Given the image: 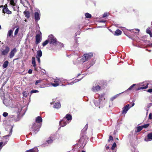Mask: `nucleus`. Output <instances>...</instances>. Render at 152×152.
<instances>
[{
  "label": "nucleus",
  "instance_id": "1",
  "mask_svg": "<svg viewBox=\"0 0 152 152\" xmlns=\"http://www.w3.org/2000/svg\"><path fill=\"white\" fill-rule=\"evenodd\" d=\"M98 97H99V99L98 100V101H95L94 102L96 106H99V107L100 108V106H101V104L103 103L102 101L105 99L104 97V94H101L100 96L98 94H96L95 96V98H97Z\"/></svg>",
  "mask_w": 152,
  "mask_h": 152
},
{
  "label": "nucleus",
  "instance_id": "2",
  "mask_svg": "<svg viewBox=\"0 0 152 152\" xmlns=\"http://www.w3.org/2000/svg\"><path fill=\"white\" fill-rule=\"evenodd\" d=\"M48 39L49 42L50 44L56 45L58 43H59V42L57 41L56 38L52 34L49 35Z\"/></svg>",
  "mask_w": 152,
  "mask_h": 152
},
{
  "label": "nucleus",
  "instance_id": "3",
  "mask_svg": "<svg viewBox=\"0 0 152 152\" xmlns=\"http://www.w3.org/2000/svg\"><path fill=\"white\" fill-rule=\"evenodd\" d=\"M93 56V54L92 53H89L85 54L81 59V61L82 62L84 63L87 61L89 59H90Z\"/></svg>",
  "mask_w": 152,
  "mask_h": 152
},
{
  "label": "nucleus",
  "instance_id": "4",
  "mask_svg": "<svg viewBox=\"0 0 152 152\" xmlns=\"http://www.w3.org/2000/svg\"><path fill=\"white\" fill-rule=\"evenodd\" d=\"M41 126L40 124L37 123H34L32 125L31 130L36 133L39 131Z\"/></svg>",
  "mask_w": 152,
  "mask_h": 152
},
{
  "label": "nucleus",
  "instance_id": "5",
  "mask_svg": "<svg viewBox=\"0 0 152 152\" xmlns=\"http://www.w3.org/2000/svg\"><path fill=\"white\" fill-rule=\"evenodd\" d=\"M65 118H63L59 122V125L61 127H64L66 124L69 123V122H67Z\"/></svg>",
  "mask_w": 152,
  "mask_h": 152
},
{
  "label": "nucleus",
  "instance_id": "6",
  "mask_svg": "<svg viewBox=\"0 0 152 152\" xmlns=\"http://www.w3.org/2000/svg\"><path fill=\"white\" fill-rule=\"evenodd\" d=\"M2 11L4 13H7L8 14H12V12L9 10L7 8V4H5L4 6Z\"/></svg>",
  "mask_w": 152,
  "mask_h": 152
},
{
  "label": "nucleus",
  "instance_id": "7",
  "mask_svg": "<svg viewBox=\"0 0 152 152\" xmlns=\"http://www.w3.org/2000/svg\"><path fill=\"white\" fill-rule=\"evenodd\" d=\"M131 107H130L129 104H127L122 109V113L123 114H126L129 110Z\"/></svg>",
  "mask_w": 152,
  "mask_h": 152
},
{
  "label": "nucleus",
  "instance_id": "8",
  "mask_svg": "<svg viewBox=\"0 0 152 152\" xmlns=\"http://www.w3.org/2000/svg\"><path fill=\"white\" fill-rule=\"evenodd\" d=\"M34 18L35 20L38 21L40 18V12L39 10H37V11L34 13Z\"/></svg>",
  "mask_w": 152,
  "mask_h": 152
},
{
  "label": "nucleus",
  "instance_id": "9",
  "mask_svg": "<svg viewBox=\"0 0 152 152\" xmlns=\"http://www.w3.org/2000/svg\"><path fill=\"white\" fill-rule=\"evenodd\" d=\"M100 88L101 86H100L98 84H95L94 86H93L92 88V90L94 92H96L100 90Z\"/></svg>",
  "mask_w": 152,
  "mask_h": 152
},
{
  "label": "nucleus",
  "instance_id": "10",
  "mask_svg": "<svg viewBox=\"0 0 152 152\" xmlns=\"http://www.w3.org/2000/svg\"><path fill=\"white\" fill-rule=\"evenodd\" d=\"M23 108V107L20 104H18L17 105V108L18 109V110H17L18 113H24L25 110H22Z\"/></svg>",
  "mask_w": 152,
  "mask_h": 152
},
{
  "label": "nucleus",
  "instance_id": "11",
  "mask_svg": "<svg viewBox=\"0 0 152 152\" xmlns=\"http://www.w3.org/2000/svg\"><path fill=\"white\" fill-rule=\"evenodd\" d=\"M144 140L145 141L148 142V141L152 140V133H149L147 136V137H145V138Z\"/></svg>",
  "mask_w": 152,
  "mask_h": 152
},
{
  "label": "nucleus",
  "instance_id": "12",
  "mask_svg": "<svg viewBox=\"0 0 152 152\" xmlns=\"http://www.w3.org/2000/svg\"><path fill=\"white\" fill-rule=\"evenodd\" d=\"M36 44H39L41 41V38L40 35L39 34H37L36 36Z\"/></svg>",
  "mask_w": 152,
  "mask_h": 152
},
{
  "label": "nucleus",
  "instance_id": "13",
  "mask_svg": "<svg viewBox=\"0 0 152 152\" xmlns=\"http://www.w3.org/2000/svg\"><path fill=\"white\" fill-rule=\"evenodd\" d=\"M54 139V135H51L50 137L46 141L47 143L49 144L52 143Z\"/></svg>",
  "mask_w": 152,
  "mask_h": 152
},
{
  "label": "nucleus",
  "instance_id": "14",
  "mask_svg": "<svg viewBox=\"0 0 152 152\" xmlns=\"http://www.w3.org/2000/svg\"><path fill=\"white\" fill-rule=\"evenodd\" d=\"M17 52V49L16 48L13 49L10 52V57L12 58L15 55V54Z\"/></svg>",
  "mask_w": 152,
  "mask_h": 152
},
{
  "label": "nucleus",
  "instance_id": "15",
  "mask_svg": "<svg viewBox=\"0 0 152 152\" xmlns=\"http://www.w3.org/2000/svg\"><path fill=\"white\" fill-rule=\"evenodd\" d=\"M42 122V119L41 117L38 116L36 118L35 122V123H37V124H39L41 125Z\"/></svg>",
  "mask_w": 152,
  "mask_h": 152
},
{
  "label": "nucleus",
  "instance_id": "16",
  "mask_svg": "<svg viewBox=\"0 0 152 152\" xmlns=\"http://www.w3.org/2000/svg\"><path fill=\"white\" fill-rule=\"evenodd\" d=\"M54 82L55 83H52L51 85L54 87H56L59 86V83L61 82V80L60 79H58L57 80H55Z\"/></svg>",
  "mask_w": 152,
  "mask_h": 152
},
{
  "label": "nucleus",
  "instance_id": "17",
  "mask_svg": "<svg viewBox=\"0 0 152 152\" xmlns=\"http://www.w3.org/2000/svg\"><path fill=\"white\" fill-rule=\"evenodd\" d=\"M64 118H65L66 121L69 122V123L72 120V116L70 115L67 114Z\"/></svg>",
  "mask_w": 152,
  "mask_h": 152
},
{
  "label": "nucleus",
  "instance_id": "18",
  "mask_svg": "<svg viewBox=\"0 0 152 152\" xmlns=\"http://www.w3.org/2000/svg\"><path fill=\"white\" fill-rule=\"evenodd\" d=\"M9 49H10L7 46L6 47L5 49L2 52V54L3 55H6L9 52Z\"/></svg>",
  "mask_w": 152,
  "mask_h": 152
},
{
  "label": "nucleus",
  "instance_id": "19",
  "mask_svg": "<svg viewBox=\"0 0 152 152\" xmlns=\"http://www.w3.org/2000/svg\"><path fill=\"white\" fill-rule=\"evenodd\" d=\"M38 150L37 147H35L33 148L26 151L25 152H38Z\"/></svg>",
  "mask_w": 152,
  "mask_h": 152
},
{
  "label": "nucleus",
  "instance_id": "20",
  "mask_svg": "<svg viewBox=\"0 0 152 152\" xmlns=\"http://www.w3.org/2000/svg\"><path fill=\"white\" fill-rule=\"evenodd\" d=\"M61 105L60 102L56 103L54 104L53 107L54 108L58 109L60 108Z\"/></svg>",
  "mask_w": 152,
  "mask_h": 152
},
{
  "label": "nucleus",
  "instance_id": "21",
  "mask_svg": "<svg viewBox=\"0 0 152 152\" xmlns=\"http://www.w3.org/2000/svg\"><path fill=\"white\" fill-rule=\"evenodd\" d=\"M13 32V31L12 30H10L8 31L7 35V39H9V37H10L12 35Z\"/></svg>",
  "mask_w": 152,
  "mask_h": 152
},
{
  "label": "nucleus",
  "instance_id": "22",
  "mask_svg": "<svg viewBox=\"0 0 152 152\" xmlns=\"http://www.w3.org/2000/svg\"><path fill=\"white\" fill-rule=\"evenodd\" d=\"M122 33L121 31L119 29L115 31L114 34V35L115 36H118L121 35Z\"/></svg>",
  "mask_w": 152,
  "mask_h": 152
},
{
  "label": "nucleus",
  "instance_id": "23",
  "mask_svg": "<svg viewBox=\"0 0 152 152\" xmlns=\"http://www.w3.org/2000/svg\"><path fill=\"white\" fill-rule=\"evenodd\" d=\"M10 132L9 134L8 135H7L6 136H4L3 137L5 138H6V139H7L9 138V137H10V136L12 134V128L10 127Z\"/></svg>",
  "mask_w": 152,
  "mask_h": 152
},
{
  "label": "nucleus",
  "instance_id": "24",
  "mask_svg": "<svg viewBox=\"0 0 152 152\" xmlns=\"http://www.w3.org/2000/svg\"><path fill=\"white\" fill-rule=\"evenodd\" d=\"M32 63L33 64V66L35 68V69H36V64L35 62V58L34 57H33L32 58Z\"/></svg>",
  "mask_w": 152,
  "mask_h": 152
},
{
  "label": "nucleus",
  "instance_id": "25",
  "mask_svg": "<svg viewBox=\"0 0 152 152\" xmlns=\"http://www.w3.org/2000/svg\"><path fill=\"white\" fill-rule=\"evenodd\" d=\"M42 55V53L41 50H39L37 52L36 57H41Z\"/></svg>",
  "mask_w": 152,
  "mask_h": 152
},
{
  "label": "nucleus",
  "instance_id": "26",
  "mask_svg": "<svg viewBox=\"0 0 152 152\" xmlns=\"http://www.w3.org/2000/svg\"><path fill=\"white\" fill-rule=\"evenodd\" d=\"M85 139L84 138V137L82 136L80 138L79 140V142L81 144H83L85 141Z\"/></svg>",
  "mask_w": 152,
  "mask_h": 152
},
{
  "label": "nucleus",
  "instance_id": "27",
  "mask_svg": "<svg viewBox=\"0 0 152 152\" xmlns=\"http://www.w3.org/2000/svg\"><path fill=\"white\" fill-rule=\"evenodd\" d=\"M25 17L27 18H28L30 17V13L28 11H25L24 12Z\"/></svg>",
  "mask_w": 152,
  "mask_h": 152
},
{
  "label": "nucleus",
  "instance_id": "28",
  "mask_svg": "<svg viewBox=\"0 0 152 152\" xmlns=\"http://www.w3.org/2000/svg\"><path fill=\"white\" fill-rule=\"evenodd\" d=\"M11 6L14 10L16 11H18V10L19 7L16 5V4Z\"/></svg>",
  "mask_w": 152,
  "mask_h": 152
},
{
  "label": "nucleus",
  "instance_id": "29",
  "mask_svg": "<svg viewBox=\"0 0 152 152\" xmlns=\"http://www.w3.org/2000/svg\"><path fill=\"white\" fill-rule=\"evenodd\" d=\"M123 93H124V92L121 93H119V94H117L113 96L110 99L111 101H113L114 99L115 98H117L121 94Z\"/></svg>",
  "mask_w": 152,
  "mask_h": 152
},
{
  "label": "nucleus",
  "instance_id": "30",
  "mask_svg": "<svg viewBox=\"0 0 152 152\" xmlns=\"http://www.w3.org/2000/svg\"><path fill=\"white\" fill-rule=\"evenodd\" d=\"M148 83L146 84V86H142V87H140L138 88L137 90H142L143 89H145L147 88L148 87Z\"/></svg>",
  "mask_w": 152,
  "mask_h": 152
},
{
  "label": "nucleus",
  "instance_id": "31",
  "mask_svg": "<svg viewBox=\"0 0 152 152\" xmlns=\"http://www.w3.org/2000/svg\"><path fill=\"white\" fill-rule=\"evenodd\" d=\"M10 1L9 5L11 6L14 5L16 4V2L14 1V0H8Z\"/></svg>",
  "mask_w": 152,
  "mask_h": 152
},
{
  "label": "nucleus",
  "instance_id": "32",
  "mask_svg": "<svg viewBox=\"0 0 152 152\" xmlns=\"http://www.w3.org/2000/svg\"><path fill=\"white\" fill-rule=\"evenodd\" d=\"M8 63L9 62L8 61H5L3 64V67L5 68H7L8 65Z\"/></svg>",
  "mask_w": 152,
  "mask_h": 152
},
{
  "label": "nucleus",
  "instance_id": "33",
  "mask_svg": "<svg viewBox=\"0 0 152 152\" xmlns=\"http://www.w3.org/2000/svg\"><path fill=\"white\" fill-rule=\"evenodd\" d=\"M135 85V84H133L131 86L126 90L124 92H127L128 90H130L132 89L133 87H134Z\"/></svg>",
  "mask_w": 152,
  "mask_h": 152
},
{
  "label": "nucleus",
  "instance_id": "34",
  "mask_svg": "<svg viewBox=\"0 0 152 152\" xmlns=\"http://www.w3.org/2000/svg\"><path fill=\"white\" fill-rule=\"evenodd\" d=\"M9 140V139L7 140V141L3 144V142H0V150L2 148V147L4 146L7 142V141Z\"/></svg>",
  "mask_w": 152,
  "mask_h": 152
},
{
  "label": "nucleus",
  "instance_id": "35",
  "mask_svg": "<svg viewBox=\"0 0 152 152\" xmlns=\"http://www.w3.org/2000/svg\"><path fill=\"white\" fill-rule=\"evenodd\" d=\"M88 128V125L87 124L84 128L82 130V132H85L86 130H87V128Z\"/></svg>",
  "mask_w": 152,
  "mask_h": 152
},
{
  "label": "nucleus",
  "instance_id": "36",
  "mask_svg": "<svg viewBox=\"0 0 152 152\" xmlns=\"http://www.w3.org/2000/svg\"><path fill=\"white\" fill-rule=\"evenodd\" d=\"M142 129V126H139L137 127V130L136 131L137 132H138L140 131Z\"/></svg>",
  "mask_w": 152,
  "mask_h": 152
},
{
  "label": "nucleus",
  "instance_id": "37",
  "mask_svg": "<svg viewBox=\"0 0 152 152\" xmlns=\"http://www.w3.org/2000/svg\"><path fill=\"white\" fill-rule=\"evenodd\" d=\"M85 16L87 18H90L91 17V14L86 13L85 14Z\"/></svg>",
  "mask_w": 152,
  "mask_h": 152
},
{
  "label": "nucleus",
  "instance_id": "38",
  "mask_svg": "<svg viewBox=\"0 0 152 152\" xmlns=\"http://www.w3.org/2000/svg\"><path fill=\"white\" fill-rule=\"evenodd\" d=\"M49 42V41L48 40V39L45 41L42 44V45L43 46H45L46 45H47L48 43Z\"/></svg>",
  "mask_w": 152,
  "mask_h": 152
},
{
  "label": "nucleus",
  "instance_id": "39",
  "mask_svg": "<svg viewBox=\"0 0 152 152\" xmlns=\"http://www.w3.org/2000/svg\"><path fill=\"white\" fill-rule=\"evenodd\" d=\"M80 80H81V79L75 80L73 82H71V83L70 84L71 85H72V84H73L74 83H76L77 82L80 81Z\"/></svg>",
  "mask_w": 152,
  "mask_h": 152
},
{
  "label": "nucleus",
  "instance_id": "40",
  "mask_svg": "<svg viewBox=\"0 0 152 152\" xmlns=\"http://www.w3.org/2000/svg\"><path fill=\"white\" fill-rule=\"evenodd\" d=\"M28 93L26 91H24L23 93V96L25 97H27Z\"/></svg>",
  "mask_w": 152,
  "mask_h": 152
},
{
  "label": "nucleus",
  "instance_id": "41",
  "mask_svg": "<svg viewBox=\"0 0 152 152\" xmlns=\"http://www.w3.org/2000/svg\"><path fill=\"white\" fill-rule=\"evenodd\" d=\"M116 146V144L115 142H114L113 143V145H112V148H111V149L112 150H113L115 148V147Z\"/></svg>",
  "mask_w": 152,
  "mask_h": 152
},
{
  "label": "nucleus",
  "instance_id": "42",
  "mask_svg": "<svg viewBox=\"0 0 152 152\" xmlns=\"http://www.w3.org/2000/svg\"><path fill=\"white\" fill-rule=\"evenodd\" d=\"M113 137L111 136H110L109 137V139L108 140V142H110L111 141H113Z\"/></svg>",
  "mask_w": 152,
  "mask_h": 152
},
{
  "label": "nucleus",
  "instance_id": "43",
  "mask_svg": "<svg viewBox=\"0 0 152 152\" xmlns=\"http://www.w3.org/2000/svg\"><path fill=\"white\" fill-rule=\"evenodd\" d=\"M149 125V124H145L142 126V128H145L148 127V126Z\"/></svg>",
  "mask_w": 152,
  "mask_h": 152
},
{
  "label": "nucleus",
  "instance_id": "44",
  "mask_svg": "<svg viewBox=\"0 0 152 152\" xmlns=\"http://www.w3.org/2000/svg\"><path fill=\"white\" fill-rule=\"evenodd\" d=\"M39 92V91L37 90H32L31 91V93L32 94L33 93H36Z\"/></svg>",
  "mask_w": 152,
  "mask_h": 152
},
{
  "label": "nucleus",
  "instance_id": "45",
  "mask_svg": "<svg viewBox=\"0 0 152 152\" xmlns=\"http://www.w3.org/2000/svg\"><path fill=\"white\" fill-rule=\"evenodd\" d=\"M41 81V80H37L35 82V84L37 85L38 83H40Z\"/></svg>",
  "mask_w": 152,
  "mask_h": 152
},
{
  "label": "nucleus",
  "instance_id": "46",
  "mask_svg": "<svg viewBox=\"0 0 152 152\" xmlns=\"http://www.w3.org/2000/svg\"><path fill=\"white\" fill-rule=\"evenodd\" d=\"M8 115V113L6 112H4L3 114V115L4 117H6Z\"/></svg>",
  "mask_w": 152,
  "mask_h": 152
},
{
  "label": "nucleus",
  "instance_id": "47",
  "mask_svg": "<svg viewBox=\"0 0 152 152\" xmlns=\"http://www.w3.org/2000/svg\"><path fill=\"white\" fill-rule=\"evenodd\" d=\"M19 31V29L18 28H17L15 31V35H16L18 34V31Z\"/></svg>",
  "mask_w": 152,
  "mask_h": 152
},
{
  "label": "nucleus",
  "instance_id": "48",
  "mask_svg": "<svg viewBox=\"0 0 152 152\" xmlns=\"http://www.w3.org/2000/svg\"><path fill=\"white\" fill-rule=\"evenodd\" d=\"M146 32H147V33L149 34H151V32L150 30L148 29H147L146 30Z\"/></svg>",
  "mask_w": 152,
  "mask_h": 152
},
{
  "label": "nucleus",
  "instance_id": "49",
  "mask_svg": "<svg viewBox=\"0 0 152 152\" xmlns=\"http://www.w3.org/2000/svg\"><path fill=\"white\" fill-rule=\"evenodd\" d=\"M149 119H152V113H150L149 115Z\"/></svg>",
  "mask_w": 152,
  "mask_h": 152
},
{
  "label": "nucleus",
  "instance_id": "50",
  "mask_svg": "<svg viewBox=\"0 0 152 152\" xmlns=\"http://www.w3.org/2000/svg\"><path fill=\"white\" fill-rule=\"evenodd\" d=\"M32 69H29L28 71V73H29V74H31L32 73Z\"/></svg>",
  "mask_w": 152,
  "mask_h": 152
},
{
  "label": "nucleus",
  "instance_id": "51",
  "mask_svg": "<svg viewBox=\"0 0 152 152\" xmlns=\"http://www.w3.org/2000/svg\"><path fill=\"white\" fill-rule=\"evenodd\" d=\"M107 16V13H104L102 17L105 18Z\"/></svg>",
  "mask_w": 152,
  "mask_h": 152
},
{
  "label": "nucleus",
  "instance_id": "52",
  "mask_svg": "<svg viewBox=\"0 0 152 152\" xmlns=\"http://www.w3.org/2000/svg\"><path fill=\"white\" fill-rule=\"evenodd\" d=\"M148 92L150 93H152V89H149L148 90Z\"/></svg>",
  "mask_w": 152,
  "mask_h": 152
},
{
  "label": "nucleus",
  "instance_id": "53",
  "mask_svg": "<svg viewBox=\"0 0 152 152\" xmlns=\"http://www.w3.org/2000/svg\"><path fill=\"white\" fill-rule=\"evenodd\" d=\"M40 57H36L37 59V61L39 63H40Z\"/></svg>",
  "mask_w": 152,
  "mask_h": 152
},
{
  "label": "nucleus",
  "instance_id": "54",
  "mask_svg": "<svg viewBox=\"0 0 152 152\" xmlns=\"http://www.w3.org/2000/svg\"><path fill=\"white\" fill-rule=\"evenodd\" d=\"M100 22H102V23H105V20H101L100 21Z\"/></svg>",
  "mask_w": 152,
  "mask_h": 152
},
{
  "label": "nucleus",
  "instance_id": "55",
  "mask_svg": "<svg viewBox=\"0 0 152 152\" xmlns=\"http://www.w3.org/2000/svg\"><path fill=\"white\" fill-rule=\"evenodd\" d=\"M105 147H106V149H108L109 148V146H107V145H106V146H105Z\"/></svg>",
  "mask_w": 152,
  "mask_h": 152
},
{
  "label": "nucleus",
  "instance_id": "56",
  "mask_svg": "<svg viewBox=\"0 0 152 152\" xmlns=\"http://www.w3.org/2000/svg\"><path fill=\"white\" fill-rule=\"evenodd\" d=\"M134 105V103H133L132 104V106H130V107H132Z\"/></svg>",
  "mask_w": 152,
  "mask_h": 152
},
{
  "label": "nucleus",
  "instance_id": "57",
  "mask_svg": "<svg viewBox=\"0 0 152 152\" xmlns=\"http://www.w3.org/2000/svg\"><path fill=\"white\" fill-rule=\"evenodd\" d=\"M135 30L136 31H140V30L139 29H136Z\"/></svg>",
  "mask_w": 152,
  "mask_h": 152
},
{
  "label": "nucleus",
  "instance_id": "58",
  "mask_svg": "<svg viewBox=\"0 0 152 152\" xmlns=\"http://www.w3.org/2000/svg\"><path fill=\"white\" fill-rule=\"evenodd\" d=\"M150 45L151 46V47H152V43L150 44Z\"/></svg>",
  "mask_w": 152,
  "mask_h": 152
},
{
  "label": "nucleus",
  "instance_id": "59",
  "mask_svg": "<svg viewBox=\"0 0 152 152\" xmlns=\"http://www.w3.org/2000/svg\"><path fill=\"white\" fill-rule=\"evenodd\" d=\"M50 104H53V102H51L50 103Z\"/></svg>",
  "mask_w": 152,
  "mask_h": 152
},
{
  "label": "nucleus",
  "instance_id": "60",
  "mask_svg": "<svg viewBox=\"0 0 152 152\" xmlns=\"http://www.w3.org/2000/svg\"><path fill=\"white\" fill-rule=\"evenodd\" d=\"M150 37H152V34H150Z\"/></svg>",
  "mask_w": 152,
  "mask_h": 152
},
{
  "label": "nucleus",
  "instance_id": "61",
  "mask_svg": "<svg viewBox=\"0 0 152 152\" xmlns=\"http://www.w3.org/2000/svg\"><path fill=\"white\" fill-rule=\"evenodd\" d=\"M61 45H62V47H63L64 46L63 44H62Z\"/></svg>",
  "mask_w": 152,
  "mask_h": 152
},
{
  "label": "nucleus",
  "instance_id": "62",
  "mask_svg": "<svg viewBox=\"0 0 152 152\" xmlns=\"http://www.w3.org/2000/svg\"><path fill=\"white\" fill-rule=\"evenodd\" d=\"M82 152H86L85 151H82Z\"/></svg>",
  "mask_w": 152,
  "mask_h": 152
},
{
  "label": "nucleus",
  "instance_id": "63",
  "mask_svg": "<svg viewBox=\"0 0 152 152\" xmlns=\"http://www.w3.org/2000/svg\"><path fill=\"white\" fill-rule=\"evenodd\" d=\"M1 26L0 25V29H1Z\"/></svg>",
  "mask_w": 152,
  "mask_h": 152
},
{
  "label": "nucleus",
  "instance_id": "64",
  "mask_svg": "<svg viewBox=\"0 0 152 152\" xmlns=\"http://www.w3.org/2000/svg\"><path fill=\"white\" fill-rule=\"evenodd\" d=\"M80 75V74H79L78 75V76H79V75Z\"/></svg>",
  "mask_w": 152,
  "mask_h": 152
}]
</instances>
